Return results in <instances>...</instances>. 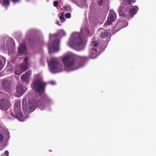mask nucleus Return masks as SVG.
Segmentation results:
<instances>
[{
	"instance_id": "f257e3e1",
	"label": "nucleus",
	"mask_w": 156,
	"mask_h": 156,
	"mask_svg": "<svg viewBox=\"0 0 156 156\" xmlns=\"http://www.w3.org/2000/svg\"><path fill=\"white\" fill-rule=\"evenodd\" d=\"M62 61L64 66L65 70H68V69L75 70L78 69L82 65H80L79 67L77 66L75 57L71 55H67L64 57Z\"/></svg>"
},
{
	"instance_id": "f03ea898",
	"label": "nucleus",
	"mask_w": 156,
	"mask_h": 156,
	"mask_svg": "<svg viewBox=\"0 0 156 156\" xmlns=\"http://www.w3.org/2000/svg\"><path fill=\"white\" fill-rule=\"evenodd\" d=\"M48 65L51 72L56 73L61 72L62 66L57 58H53L51 59L48 63Z\"/></svg>"
},
{
	"instance_id": "7ed1b4c3",
	"label": "nucleus",
	"mask_w": 156,
	"mask_h": 156,
	"mask_svg": "<svg viewBox=\"0 0 156 156\" xmlns=\"http://www.w3.org/2000/svg\"><path fill=\"white\" fill-rule=\"evenodd\" d=\"M33 86L35 90L40 94H41L44 91L46 83L42 82L40 79H37L33 81Z\"/></svg>"
},
{
	"instance_id": "20e7f679",
	"label": "nucleus",
	"mask_w": 156,
	"mask_h": 156,
	"mask_svg": "<svg viewBox=\"0 0 156 156\" xmlns=\"http://www.w3.org/2000/svg\"><path fill=\"white\" fill-rule=\"evenodd\" d=\"M71 39L73 45L75 47H79L82 45L83 40L79 33H73L71 36Z\"/></svg>"
},
{
	"instance_id": "39448f33",
	"label": "nucleus",
	"mask_w": 156,
	"mask_h": 156,
	"mask_svg": "<svg viewBox=\"0 0 156 156\" xmlns=\"http://www.w3.org/2000/svg\"><path fill=\"white\" fill-rule=\"evenodd\" d=\"M116 19V15L115 12L113 10H111L109 12L108 20L104 24V26H106L111 24L112 22L115 21Z\"/></svg>"
},
{
	"instance_id": "423d86ee",
	"label": "nucleus",
	"mask_w": 156,
	"mask_h": 156,
	"mask_svg": "<svg viewBox=\"0 0 156 156\" xmlns=\"http://www.w3.org/2000/svg\"><path fill=\"white\" fill-rule=\"evenodd\" d=\"M49 101V99L46 95L42 96L40 98L38 103V104L39 105V107L40 109H44L46 105L48 103Z\"/></svg>"
},
{
	"instance_id": "0eeeda50",
	"label": "nucleus",
	"mask_w": 156,
	"mask_h": 156,
	"mask_svg": "<svg viewBox=\"0 0 156 156\" xmlns=\"http://www.w3.org/2000/svg\"><path fill=\"white\" fill-rule=\"evenodd\" d=\"M20 109V107L19 106H16L14 108V110L15 111L17 110L18 112L15 113V115L12 114H11L13 117H15L16 118H17L19 121H23L24 120V119L22 113L20 110H19Z\"/></svg>"
},
{
	"instance_id": "6e6552de",
	"label": "nucleus",
	"mask_w": 156,
	"mask_h": 156,
	"mask_svg": "<svg viewBox=\"0 0 156 156\" xmlns=\"http://www.w3.org/2000/svg\"><path fill=\"white\" fill-rule=\"evenodd\" d=\"M9 107V102L6 99H2L1 101L0 108L2 110L6 111Z\"/></svg>"
},
{
	"instance_id": "1a4fd4ad",
	"label": "nucleus",
	"mask_w": 156,
	"mask_h": 156,
	"mask_svg": "<svg viewBox=\"0 0 156 156\" xmlns=\"http://www.w3.org/2000/svg\"><path fill=\"white\" fill-rule=\"evenodd\" d=\"M31 74V71L30 70L27 71L21 76V80L23 81L26 82L27 84H28Z\"/></svg>"
},
{
	"instance_id": "9d476101",
	"label": "nucleus",
	"mask_w": 156,
	"mask_h": 156,
	"mask_svg": "<svg viewBox=\"0 0 156 156\" xmlns=\"http://www.w3.org/2000/svg\"><path fill=\"white\" fill-rule=\"evenodd\" d=\"M128 10L127 5H123L120 6L119 10V15L122 17H125L127 16V13Z\"/></svg>"
},
{
	"instance_id": "9b49d317",
	"label": "nucleus",
	"mask_w": 156,
	"mask_h": 156,
	"mask_svg": "<svg viewBox=\"0 0 156 156\" xmlns=\"http://www.w3.org/2000/svg\"><path fill=\"white\" fill-rule=\"evenodd\" d=\"M16 90L17 93L19 94L20 96L23 95L25 92L22 85L20 83L17 85Z\"/></svg>"
},
{
	"instance_id": "f8f14e48",
	"label": "nucleus",
	"mask_w": 156,
	"mask_h": 156,
	"mask_svg": "<svg viewBox=\"0 0 156 156\" xmlns=\"http://www.w3.org/2000/svg\"><path fill=\"white\" fill-rule=\"evenodd\" d=\"M59 43V41L58 39H56L54 41L52 45L53 50L56 51L58 50Z\"/></svg>"
},
{
	"instance_id": "ddd939ff",
	"label": "nucleus",
	"mask_w": 156,
	"mask_h": 156,
	"mask_svg": "<svg viewBox=\"0 0 156 156\" xmlns=\"http://www.w3.org/2000/svg\"><path fill=\"white\" fill-rule=\"evenodd\" d=\"M138 8L137 6H135V8L130 9L129 11V13L131 17H132L134 15L136 14Z\"/></svg>"
},
{
	"instance_id": "4468645a",
	"label": "nucleus",
	"mask_w": 156,
	"mask_h": 156,
	"mask_svg": "<svg viewBox=\"0 0 156 156\" xmlns=\"http://www.w3.org/2000/svg\"><path fill=\"white\" fill-rule=\"evenodd\" d=\"M26 48L25 44H20L18 48L19 52L20 53H23L26 50Z\"/></svg>"
},
{
	"instance_id": "2eb2a0df",
	"label": "nucleus",
	"mask_w": 156,
	"mask_h": 156,
	"mask_svg": "<svg viewBox=\"0 0 156 156\" xmlns=\"http://www.w3.org/2000/svg\"><path fill=\"white\" fill-rule=\"evenodd\" d=\"M10 3V0H3L2 5L6 9H7Z\"/></svg>"
},
{
	"instance_id": "dca6fc26",
	"label": "nucleus",
	"mask_w": 156,
	"mask_h": 156,
	"mask_svg": "<svg viewBox=\"0 0 156 156\" xmlns=\"http://www.w3.org/2000/svg\"><path fill=\"white\" fill-rule=\"evenodd\" d=\"M2 85L4 87L9 88L11 85L10 82L8 80L5 81L3 82Z\"/></svg>"
},
{
	"instance_id": "f3484780",
	"label": "nucleus",
	"mask_w": 156,
	"mask_h": 156,
	"mask_svg": "<svg viewBox=\"0 0 156 156\" xmlns=\"http://www.w3.org/2000/svg\"><path fill=\"white\" fill-rule=\"evenodd\" d=\"M28 65L22 63L20 65V67L21 70L24 72L28 69Z\"/></svg>"
},
{
	"instance_id": "a211bd4d",
	"label": "nucleus",
	"mask_w": 156,
	"mask_h": 156,
	"mask_svg": "<svg viewBox=\"0 0 156 156\" xmlns=\"http://www.w3.org/2000/svg\"><path fill=\"white\" fill-rule=\"evenodd\" d=\"M108 32H107L106 31H104L103 32H101L100 34L101 37L103 38H105L108 37Z\"/></svg>"
},
{
	"instance_id": "6ab92c4d",
	"label": "nucleus",
	"mask_w": 156,
	"mask_h": 156,
	"mask_svg": "<svg viewBox=\"0 0 156 156\" xmlns=\"http://www.w3.org/2000/svg\"><path fill=\"white\" fill-rule=\"evenodd\" d=\"M28 58L26 56L24 58V62L23 63H24V64L28 65Z\"/></svg>"
},
{
	"instance_id": "aec40b11",
	"label": "nucleus",
	"mask_w": 156,
	"mask_h": 156,
	"mask_svg": "<svg viewBox=\"0 0 156 156\" xmlns=\"http://www.w3.org/2000/svg\"><path fill=\"white\" fill-rule=\"evenodd\" d=\"M29 41L30 43H34L35 41V39L34 37H31L30 38Z\"/></svg>"
},
{
	"instance_id": "412c9836",
	"label": "nucleus",
	"mask_w": 156,
	"mask_h": 156,
	"mask_svg": "<svg viewBox=\"0 0 156 156\" xmlns=\"http://www.w3.org/2000/svg\"><path fill=\"white\" fill-rule=\"evenodd\" d=\"M59 19L60 20H65V19L64 17V14L63 13H62L61 14V15L60 16Z\"/></svg>"
},
{
	"instance_id": "4be33fe9",
	"label": "nucleus",
	"mask_w": 156,
	"mask_h": 156,
	"mask_svg": "<svg viewBox=\"0 0 156 156\" xmlns=\"http://www.w3.org/2000/svg\"><path fill=\"white\" fill-rule=\"evenodd\" d=\"M65 16L66 18H69L71 17V14L69 13H67L65 15Z\"/></svg>"
},
{
	"instance_id": "5701e85b",
	"label": "nucleus",
	"mask_w": 156,
	"mask_h": 156,
	"mask_svg": "<svg viewBox=\"0 0 156 156\" xmlns=\"http://www.w3.org/2000/svg\"><path fill=\"white\" fill-rule=\"evenodd\" d=\"M58 2L57 1H54L53 2V5L54 6L57 7L58 6Z\"/></svg>"
},
{
	"instance_id": "b1692460",
	"label": "nucleus",
	"mask_w": 156,
	"mask_h": 156,
	"mask_svg": "<svg viewBox=\"0 0 156 156\" xmlns=\"http://www.w3.org/2000/svg\"><path fill=\"white\" fill-rule=\"evenodd\" d=\"M86 60V58L85 57H83L81 58V62L83 64V65L84 63L85 60Z\"/></svg>"
},
{
	"instance_id": "393cba45",
	"label": "nucleus",
	"mask_w": 156,
	"mask_h": 156,
	"mask_svg": "<svg viewBox=\"0 0 156 156\" xmlns=\"http://www.w3.org/2000/svg\"><path fill=\"white\" fill-rule=\"evenodd\" d=\"M92 52L93 53V54H96L97 52V50L95 48H92Z\"/></svg>"
},
{
	"instance_id": "a878e982",
	"label": "nucleus",
	"mask_w": 156,
	"mask_h": 156,
	"mask_svg": "<svg viewBox=\"0 0 156 156\" xmlns=\"http://www.w3.org/2000/svg\"><path fill=\"white\" fill-rule=\"evenodd\" d=\"M92 45L94 47H96V46H97L98 45V43L97 42H92Z\"/></svg>"
},
{
	"instance_id": "bb28decb",
	"label": "nucleus",
	"mask_w": 156,
	"mask_h": 156,
	"mask_svg": "<svg viewBox=\"0 0 156 156\" xmlns=\"http://www.w3.org/2000/svg\"><path fill=\"white\" fill-rule=\"evenodd\" d=\"M4 140V137L2 134L0 133V142H2Z\"/></svg>"
},
{
	"instance_id": "cd10ccee",
	"label": "nucleus",
	"mask_w": 156,
	"mask_h": 156,
	"mask_svg": "<svg viewBox=\"0 0 156 156\" xmlns=\"http://www.w3.org/2000/svg\"><path fill=\"white\" fill-rule=\"evenodd\" d=\"M37 105H34L32 106H31L30 104L29 105V108L30 109L33 108L35 107V106H37Z\"/></svg>"
},
{
	"instance_id": "c85d7f7f",
	"label": "nucleus",
	"mask_w": 156,
	"mask_h": 156,
	"mask_svg": "<svg viewBox=\"0 0 156 156\" xmlns=\"http://www.w3.org/2000/svg\"><path fill=\"white\" fill-rule=\"evenodd\" d=\"M126 2V3H128V4L130 5L131 4L132 0H124Z\"/></svg>"
},
{
	"instance_id": "c756f323",
	"label": "nucleus",
	"mask_w": 156,
	"mask_h": 156,
	"mask_svg": "<svg viewBox=\"0 0 156 156\" xmlns=\"http://www.w3.org/2000/svg\"><path fill=\"white\" fill-rule=\"evenodd\" d=\"M9 154V152L8 151L6 150L5 151L4 154V156H9L8 154Z\"/></svg>"
},
{
	"instance_id": "7c9ffc66",
	"label": "nucleus",
	"mask_w": 156,
	"mask_h": 156,
	"mask_svg": "<svg viewBox=\"0 0 156 156\" xmlns=\"http://www.w3.org/2000/svg\"><path fill=\"white\" fill-rule=\"evenodd\" d=\"M103 2V0H99V1L98 2V3L100 5H101Z\"/></svg>"
},
{
	"instance_id": "2f4dec72",
	"label": "nucleus",
	"mask_w": 156,
	"mask_h": 156,
	"mask_svg": "<svg viewBox=\"0 0 156 156\" xmlns=\"http://www.w3.org/2000/svg\"><path fill=\"white\" fill-rule=\"evenodd\" d=\"M2 68V61L0 60V70H1Z\"/></svg>"
},
{
	"instance_id": "473e14b6",
	"label": "nucleus",
	"mask_w": 156,
	"mask_h": 156,
	"mask_svg": "<svg viewBox=\"0 0 156 156\" xmlns=\"http://www.w3.org/2000/svg\"><path fill=\"white\" fill-rule=\"evenodd\" d=\"M50 83L52 85H55V83L54 81H51Z\"/></svg>"
},
{
	"instance_id": "72a5a7b5",
	"label": "nucleus",
	"mask_w": 156,
	"mask_h": 156,
	"mask_svg": "<svg viewBox=\"0 0 156 156\" xmlns=\"http://www.w3.org/2000/svg\"><path fill=\"white\" fill-rule=\"evenodd\" d=\"M13 2H17L20 1V0H11Z\"/></svg>"
},
{
	"instance_id": "f704fd0d",
	"label": "nucleus",
	"mask_w": 156,
	"mask_h": 156,
	"mask_svg": "<svg viewBox=\"0 0 156 156\" xmlns=\"http://www.w3.org/2000/svg\"><path fill=\"white\" fill-rule=\"evenodd\" d=\"M7 71L8 72H12V70L11 69H7Z\"/></svg>"
},
{
	"instance_id": "c9c22d12",
	"label": "nucleus",
	"mask_w": 156,
	"mask_h": 156,
	"mask_svg": "<svg viewBox=\"0 0 156 156\" xmlns=\"http://www.w3.org/2000/svg\"><path fill=\"white\" fill-rule=\"evenodd\" d=\"M17 72H15V73L16 74H17V75H20L21 74V73H18Z\"/></svg>"
},
{
	"instance_id": "e433bc0d",
	"label": "nucleus",
	"mask_w": 156,
	"mask_h": 156,
	"mask_svg": "<svg viewBox=\"0 0 156 156\" xmlns=\"http://www.w3.org/2000/svg\"><path fill=\"white\" fill-rule=\"evenodd\" d=\"M62 33H63V35H66V33L65 32V31H64L63 30H62Z\"/></svg>"
},
{
	"instance_id": "4c0bfd02",
	"label": "nucleus",
	"mask_w": 156,
	"mask_h": 156,
	"mask_svg": "<svg viewBox=\"0 0 156 156\" xmlns=\"http://www.w3.org/2000/svg\"><path fill=\"white\" fill-rule=\"evenodd\" d=\"M57 24L60 26H61V24L59 23V22L58 21V22L57 23Z\"/></svg>"
},
{
	"instance_id": "58836bf2",
	"label": "nucleus",
	"mask_w": 156,
	"mask_h": 156,
	"mask_svg": "<svg viewBox=\"0 0 156 156\" xmlns=\"http://www.w3.org/2000/svg\"><path fill=\"white\" fill-rule=\"evenodd\" d=\"M48 49H49V53H50V50H49V47H48Z\"/></svg>"
},
{
	"instance_id": "ea45409f",
	"label": "nucleus",
	"mask_w": 156,
	"mask_h": 156,
	"mask_svg": "<svg viewBox=\"0 0 156 156\" xmlns=\"http://www.w3.org/2000/svg\"><path fill=\"white\" fill-rule=\"evenodd\" d=\"M69 46H70V44H69Z\"/></svg>"
}]
</instances>
